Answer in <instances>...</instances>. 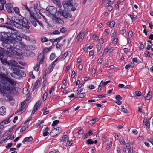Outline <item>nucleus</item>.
Masks as SVG:
<instances>
[{
  "label": "nucleus",
  "instance_id": "obj_1",
  "mask_svg": "<svg viewBox=\"0 0 153 153\" xmlns=\"http://www.w3.org/2000/svg\"><path fill=\"white\" fill-rule=\"evenodd\" d=\"M15 81L14 79L7 76L6 74H0V86H3L4 90L2 92L3 96H5V99L8 100H10L12 99V97H10L7 96V94H5V91H10L12 89L11 85L13 86L15 84Z\"/></svg>",
  "mask_w": 153,
  "mask_h": 153
},
{
  "label": "nucleus",
  "instance_id": "obj_2",
  "mask_svg": "<svg viewBox=\"0 0 153 153\" xmlns=\"http://www.w3.org/2000/svg\"><path fill=\"white\" fill-rule=\"evenodd\" d=\"M14 16H7V22L5 24L14 25L15 27L18 28L23 29L25 28L29 29L30 27L28 25V22L27 20L23 18L19 19H15Z\"/></svg>",
  "mask_w": 153,
  "mask_h": 153
},
{
  "label": "nucleus",
  "instance_id": "obj_3",
  "mask_svg": "<svg viewBox=\"0 0 153 153\" xmlns=\"http://www.w3.org/2000/svg\"><path fill=\"white\" fill-rule=\"evenodd\" d=\"M0 40L3 41L2 43L3 46L6 48H10L11 45L10 44V42L9 40L8 33L5 32L0 33Z\"/></svg>",
  "mask_w": 153,
  "mask_h": 153
},
{
  "label": "nucleus",
  "instance_id": "obj_4",
  "mask_svg": "<svg viewBox=\"0 0 153 153\" xmlns=\"http://www.w3.org/2000/svg\"><path fill=\"white\" fill-rule=\"evenodd\" d=\"M8 35L9 40L10 41V43H11V45H13L15 42H17L16 41L15 39H17L18 40H20L22 39L20 36H19L18 33L16 30H13L11 33H8Z\"/></svg>",
  "mask_w": 153,
  "mask_h": 153
},
{
  "label": "nucleus",
  "instance_id": "obj_5",
  "mask_svg": "<svg viewBox=\"0 0 153 153\" xmlns=\"http://www.w3.org/2000/svg\"><path fill=\"white\" fill-rule=\"evenodd\" d=\"M8 51H5L4 48H0V60L1 62L4 64H7L9 62L7 60V58L4 55H7Z\"/></svg>",
  "mask_w": 153,
  "mask_h": 153
},
{
  "label": "nucleus",
  "instance_id": "obj_6",
  "mask_svg": "<svg viewBox=\"0 0 153 153\" xmlns=\"http://www.w3.org/2000/svg\"><path fill=\"white\" fill-rule=\"evenodd\" d=\"M7 50L5 51H8L7 53V55L10 56V55H16L21 57L22 54L21 53H18L16 51H18L19 49V48H7Z\"/></svg>",
  "mask_w": 153,
  "mask_h": 153
},
{
  "label": "nucleus",
  "instance_id": "obj_7",
  "mask_svg": "<svg viewBox=\"0 0 153 153\" xmlns=\"http://www.w3.org/2000/svg\"><path fill=\"white\" fill-rule=\"evenodd\" d=\"M12 69L14 74L20 77H25L26 76V74L23 71L18 68L14 67H12Z\"/></svg>",
  "mask_w": 153,
  "mask_h": 153
},
{
  "label": "nucleus",
  "instance_id": "obj_8",
  "mask_svg": "<svg viewBox=\"0 0 153 153\" xmlns=\"http://www.w3.org/2000/svg\"><path fill=\"white\" fill-rule=\"evenodd\" d=\"M56 13V10L53 7L49 6L47 7L46 9L45 13L48 16L54 15Z\"/></svg>",
  "mask_w": 153,
  "mask_h": 153
},
{
  "label": "nucleus",
  "instance_id": "obj_9",
  "mask_svg": "<svg viewBox=\"0 0 153 153\" xmlns=\"http://www.w3.org/2000/svg\"><path fill=\"white\" fill-rule=\"evenodd\" d=\"M62 131L61 128L57 127L53 129L50 132V135L51 137H54L61 133Z\"/></svg>",
  "mask_w": 153,
  "mask_h": 153
},
{
  "label": "nucleus",
  "instance_id": "obj_10",
  "mask_svg": "<svg viewBox=\"0 0 153 153\" xmlns=\"http://www.w3.org/2000/svg\"><path fill=\"white\" fill-rule=\"evenodd\" d=\"M8 65L9 66H11V69L12 67L16 68V67H18L19 68L22 69V68L20 66V65H19L18 63L14 60H10L8 63Z\"/></svg>",
  "mask_w": 153,
  "mask_h": 153
},
{
  "label": "nucleus",
  "instance_id": "obj_11",
  "mask_svg": "<svg viewBox=\"0 0 153 153\" xmlns=\"http://www.w3.org/2000/svg\"><path fill=\"white\" fill-rule=\"evenodd\" d=\"M18 45L19 47H21L22 48H25L26 46V45L23 42H15L14 44H13V45H11L10 48H16Z\"/></svg>",
  "mask_w": 153,
  "mask_h": 153
},
{
  "label": "nucleus",
  "instance_id": "obj_12",
  "mask_svg": "<svg viewBox=\"0 0 153 153\" xmlns=\"http://www.w3.org/2000/svg\"><path fill=\"white\" fill-rule=\"evenodd\" d=\"M85 36V34L80 32L77 36L75 40L76 42H82Z\"/></svg>",
  "mask_w": 153,
  "mask_h": 153
},
{
  "label": "nucleus",
  "instance_id": "obj_13",
  "mask_svg": "<svg viewBox=\"0 0 153 153\" xmlns=\"http://www.w3.org/2000/svg\"><path fill=\"white\" fill-rule=\"evenodd\" d=\"M30 20L32 25L35 27H36L37 25V22L38 20L34 17L31 13H30Z\"/></svg>",
  "mask_w": 153,
  "mask_h": 153
},
{
  "label": "nucleus",
  "instance_id": "obj_14",
  "mask_svg": "<svg viewBox=\"0 0 153 153\" xmlns=\"http://www.w3.org/2000/svg\"><path fill=\"white\" fill-rule=\"evenodd\" d=\"M11 116H10L8 118L5 120L0 123V130H2L4 128V126L3 124H6L8 123L10 121L9 119L10 118Z\"/></svg>",
  "mask_w": 153,
  "mask_h": 153
},
{
  "label": "nucleus",
  "instance_id": "obj_15",
  "mask_svg": "<svg viewBox=\"0 0 153 153\" xmlns=\"http://www.w3.org/2000/svg\"><path fill=\"white\" fill-rule=\"evenodd\" d=\"M52 19L54 22L56 23H58L62 24L64 23V21L62 19L55 16H54Z\"/></svg>",
  "mask_w": 153,
  "mask_h": 153
},
{
  "label": "nucleus",
  "instance_id": "obj_16",
  "mask_svg": "<svg viewBox=\"0 0 153 153\" xmlns=\"http://www.w3.org/2000/svg\"><path fill=\"white\" fill-rule=\"evenodd\" d=\"M5 7L6 10L9 13L12 12V10H13V5L10 3H7L6 4Z\"/></svg>",
  "mask_w": 153,
  "mask_h": 153
},
{
  "label": "nucleus",
  "instance_id": "obj_17",
  "mask_svg": "<svg viewBox=\"0 0 153 153\" xmlns=\"http://www.w3.org/2000/svg\"><path fill=\"white\" fill-rule=\"evenodd\" d=\"M44 56L43 53H41L39 55L37 58V60L39 62V63L42 64L44 60Z\"/></svg>",
  "mask_w": 153,
  "mask_h": 153
},
{
  "label": "nucleus",
  "instance_id": "obj_18",
  "mask_svg": "<svg viewBox=\"0 0 153 153\" xmlns=\"http://www.w3.org/2000/svg\"><path fill=\"white\" fill-rule=\"evenodd\" d=\"M61 39V38L59 37L56 39H54V42L53 43V45H56V48H59V47H62V45H60L59 44H58V42L60 41Z\"/></svg>",
  "mask_w": 153,
  "mask_h": 153
},
{
  "label": "nucleus",
  "instance_id": "obj_19",
  "mask_svg": "<svg viewBox=\"0 0 153 153\" xmlns=\"http://www.w3.org/2000/svg\"><path fill=\"white\" fill-rule=\"evenodd\" d=\"M71 55V52L70 51H68L67 52H65L62 55L61 59V60L62 61L64 60L67 56H70Z\"/></svg>",
  "mask_w": 153,
  "mask_h": 153
},
{
  "label": "nucleus",
  "instance_id": "obj_20",
  "mask_svg": "<svg viewBox=\"0 0 153 153\" xmlns=\"http://www.w3.org/2000/svg\"><path fill=\"white\" fill-rule=\"evenodd\" d=\"M6 2L5 0H0V10L4 9V5Z\"/></svg>",
  "mask_w": 153,
  "mask_h": 153
},
{
  "label": "nucleus",
  "instance_id": "obj_21",
  "mask_svg": "<svg viewBox=\"0 0 153 153\" xmlns=\"http://www.w3.org/2000/svg\"><path fill=\"white\" fill-rule=\"evenodd\" d=\"M6 111V108L4 106H2L0 108V115H3L5 114Z\"/></svg>",
  "mask_w": 153,
  "mask_h": 153
},
{
  "label": "nucleus",
  "instance_id": "obj_22",
  "mask_svg": "<svg viewBox=\"0 0 153 153\" xmlns=\"http://www.w3.org/2000/svg\"><path fill=\"white\" fill-rule=\"evenodd\" d=\"M152 92L151 91H149L148 93L146 94L144 97L146 100H149L151 97Z\"/></svg>",
  "mask_w": 153,
  "mask_h": 153
},
{
  "label": "nucleus",
  "instance_id": "obj_23",
  "mask_svg": "<svg viewBox=\"0 0 153 153\" xmlns=\"http://www.w3.org/2000/svg\"><path fill=\"white\" fill-rule=\"evenodd\" d=\"M143 124L149 129L150 127V123L148 121L147 119H144L143 121Z\"/></svg>",
  "mask_w": 153,
  "mask_h": 153
},
{
  "label": "nucleus",
  "instance_id": "obj_24",
  "mask_svg": "<svg viewBox=\"0 0 153 153\" xmlns=\"http://www.w3.org/2000/svg\"><path fill=\"white\" fill-rule=\"evenodd\" d=\"M49 130L50 128L48 127H47L46 128H45L43 130V135L44 136H46L49 134V133L48 132V131Z\"/></svg>",
  "mask_w": 153,
  "mask_h": 153
},
{
  "label": "nucleus",
  "instance_id": "obj_25",
  "mask_svg": "<svg viewBox=\"0 0 153 153\" xmlns=\"http://www.w3.org/2000/svg\"><path fill=\"white\" fill-rule=\"evenodd\" d=\"M62 16L66 18H70L71 17V15L70 13L66 12V11L64 12Z\"/></svg>",
  "mask_w": 153,
  "mask_h": 153
},
{
  "label": "nucleus",
  "instance_id": "obj_26",
  "mask_svg": "<svg viewBox=\"0 0 153 153\" xmlns=\"http://www.w3.org/2000/svg\"><path fill=\"white\" fill-rule=\"evenodd\" d=\"M107 25L111 27L112 28L113 27L115 24V22L114 21H113L111 22H107Z\"/></svg>",
  "mask_w": 153,
  "mask_h": 153
},
{
  "label": "nucleus",
  "instance_id": "obj_27",
  "mask_svg": "<svg viewBox=\"0 0 153 153\" xmlns=\"http://www.w3.org/2000/svg\"><path fill=\"white\" fill-rule=\"evenodd\" d=\"M55 64L54 63V62H53L51 64L49 68L48 69V71L50 72H51V71L53 70L54 67L55 66Z\"/></svg>",
  "mask_w": 153,
  "mask_h": 153
},
{
  "label": "nucleus",
  "instance_id": "obj_28",
  "mask_svg": "<svg viewBox=\"0 0 153 153\" xmlns=\"http://www.w3.org/2000/svg\"><path fill=\"white\" fill-rule=\"evenodd\" d=\"M25 101H24V102H22L21 103V107L19 109V111H22L23 110L24 108L25 107Z\"/></svg>",
  "mask_w": 153,
  "mask_h": 153
},
{
  "label": "nucleus",
  "instance_id": "obj_29",
  "mask_svg": "<svg viewBox=\"0 0 153 153\" xmlns=\"http://www.w3.org/2000/svg\"><path fill=\"white\" fill-rule=\"evenodd\" d=\"M68 135H64L62 136L60 140L61 141H64L68 140Z\"/></svg>",
  "mask_w": 153,
  "mask_h": 153
},
{
  "label": "nucleus",
  "instance_id": "obj_30",
  "mask_svg": "<svg viewBox=\"0 0 153 153\" xmlns=\"http://www.w3.org/2000/svg\"><path fill=\"white\" fill-rule=\"evenodd\" d=\"M85 96V93H82L77 94L76 97L77 98H82L84 97Z\"/></svg>",
  "mask_w": 153,
  "mask_h": 153
},
{
  "label": "nucleus",
  "instance_id": "obj_31",
  "mask_svg": "<svg viewBox=\"0 0 153 153\" xmlns=\"http://www.w3.org/2000/svg\"><path fill=\"white\" fill-rule=\"evenodd\" d=\"M99 42L100 45H97V48H99V47L101 48V45H102L103 43L104 39H100L99 40Z\"/></svg>",
  "mask_w": 153,
  "mask_h": 153
},
{
  "label": "nucleus",
  "instance_id": "obj_32",
  "mask_svg": "<svg viewBox=\"0 0 153 153\" xmlns=\"http://www.w3.org/2000/svg\"><path fill=\"white\" fill-rule=\"evenodd\" d=\"M40 64H41V63L39 62L36 63V65L34 67V69L35 71H38L39 70Z\"/></svg>",
  "mask_w": 153,
  "mask_h": 153
},
{
  "label": "nucleus",
  "instance_id": "obj_33",
  "mask_svg": "<svg viewBox=\"0 0 153 153\" xmlns=\"http://www.w3.org/2000/svg\"><path fill=\"white\" fill-rule=\"evenodd\" d=\"M99 120L98 118H97L93 119L89 121L90 123L91 124H93L96 123V122Z\"/></svg>",
  "mask_w": 153,
  "mask_h": 153
},
{
  "label": "nucleus",
  "instance_id": "obj_34",
  "mask_svg": "<svg viewBox=\"0 0 153 153\" xmlns=\"http://www.w3.org/2000/svg\"><path fill=\"white\" fill-rule=\"evenodd\" d=\"M142 93L140 91H136L134 94V96L136 97H137L139 96H140L141 95Z\"/></svg>",
  "mask_w": 153,
  "mask_h": 153
},
{
  "label": "nucleus",
  "instance_id": "obj_35",
  "mask_svg": "<svg viewBox=\"0 0 153 153\" xmlns=\"http://www.w3.org/2000/svg\"><path fill=\"white\" fill-rule=\"evenodd\" d=\"M85 143L87 144L90 145L91 144H93V141L91 139H89L86 140L85 142Z\"/></svg>",
  "mask_w": 153,
  "mask_h": 153
},
{
  "label": "nucleus",
  "instance_id": "obj_36",
  "mask_svg": "<svg viewBox=\"0 0 153 153\" xmlns=\"http://www.w3.org/2000/svg\"><path fill=\"white\" fill-rule=\"evenodd\" d=\"M33 140L31 137H26L24 139V141L26 142H30L32 141Z\"/></svg>",
  "mask_w": 153,
  "mask_h": 153
},
{
  "label": "nucleus",
  "instance_id": "obj_37",
  "mask_svg": "<svg viewBox=\"0 0 153 153\" xmlns=\"http://www.w3.org/2000/svg\"><path fill=\"white\" fill-rule=\"evenodd\" d=\"M114 2V0H106V4L105 6L108 5L109 4H111Z\"/></svg>",
  "mask_w": 153,
  "mask_h": 153
},
{
  "label": "nucleus",
  "instance_id": "obj_38",
  "mask_svg": "<svg viewBox=\"0 0 153 153\" xmlns=\"http://www.w3.org/2000/svg\"><path fill=\"white\" fill-rule=\"evenodd\" d=\"M129 15L131 19L132 22H133L135 19H137V17L136 16L133 15Z\"/></svg>",
  "mask_w": 153,
  "mask_h": 153
},
{
  "label": "nucleus",
  "instance_id": "obj_39",
  "mask_svg": "<svg viewBox=\"0 0 153 153\" xmlns=\"http://www.w3.org/2000/svg\"><path fill=\"white\" fill-rule=\"evenodd\" d=\"M13 9L16 13L19 15H20L19 9L18 7H15Z\"/></svg>",
  "mask_w": 153,
  "mask_h": 153
},
{
  "label": "nucleus",
  "instance_id": "obj_40",
  "mask_svg": "<svg viewBox=\"0 0 153 153\" xmlns=\"http://www.w3.org/2000/svg\"><path fill=\"white\" fill-rule=\"evenodd\" d=\"M22 8H24L26 9L27 11H28L29 13L30 14V13H32V12H31L30 10L28 8L27 5L26 4H22Z\"/></svg>",
  "mask_w": 153,
  "mask_h": 153
},
{
  "label": "nucleus",
  "instance_id": "obj_41",
  "mask_svg": "<svg viewBox=\"0 0 153 153\" xmlns=\"http://www.w3.org/2000/svg\"><path fill=\"white\" fill-rule=\"evenodd\" d=\"M40 40L42 42H46L48 41V39L45 37H41L40 38Z\"/></svg>",
  "mask_w": 153,
  "mask_h": 153
},
{
  "label": "nucleus",
  "instance_id": "obj_42",
  "mask_svg": "<svg viewBox=\"0 0 153 153\" xmlns=\"http://www.w3.org/2000/svg\"><path fill=\"white\" fill-rule=\"evenodd\" d=\"M73 140H70V141H67L66 146H71L73 143Z\"/></svg>",
  "mask_w": 153,
  "mask_h": 153
},
{
  "label": "nucleus",
  "instance_id": "obj_43",
  "mask_svg": "<svg viewBox=\"0 0 153 153\" xmlns=\"http://www.w3.org/2000/svg\"><path fill=\"white\" fill-rule=\"evenodd\" d=\"M51 48H45V49H43L42 52L41 53H43V54L44 55L45 53H46L48 52Z\"/></svg>",
  "mask_w": 153,
  "mask_h": 153
},
{
  "label": "nucleus",
  "instance_id": "obj_44",
  "mask_svg": "<svg viewBox=\"0 0 153 153\" xmlns=\"http://www.w3.org/2000/svg\"><path fill=\"white\" fill-rule=\"evenodd\" d=\"M40 104L39 102H37L35 105L34 108H37V109L40 107Z\"/></svg>",
  "mask_w": 153,
  "mask_h": 153
},
{
  "label": "nucleus",
  "instance_id": "obj_45",
  "mask_svg": "<svg viewBox=\"0 0 153 153\" xmlns=\"http://www.w3.org/2000/svg\"><path fill=\"white\" fill-rule=\"evenodd\" d=\"M93 39L94 40H97L99 39V37L97 36L96 34H93L92 37Z\"/></svg>",
  "mask_w": 153,
  "mask_h": 153
},
{
  "label": "nucleus",
  "instance_id": "obj_46",
  "mask_svg": "<svg viewBox=\"0 0 153 153\" xmlns=\"http://www.w3.org/2000/svg\"><path fill=\"white\" fill-rule=\"evenodd\" d=\"M145 54L146 55V57L148 56L149 57H150L151 55H152V54L150 53L149 51H146L144 52Z\"/></svg>",
  "mask_w": 153,
  "mask_h": 153
},
{
  "label": "nucleus",
  "instance_id": "obj_47",
  "mask_svg": "<svg viewBox=\"0 0 153 153\" xmlns=\"http://www.w3.org/2000/svg\"><path fill=\"white\" fill-rule=\"evenodd\" d=\"M112 146V143L111 141L108 144L107 146L106 147V149L108 150L110 149V148Z\"/></svg>",
  "mask_w": 153,
  "mask_h": 153
},
{
  "label": "nucleus",
  "instance_id": "obj_48",
  "mask_svg": "<svg viewBox=\"0 0 153 153\" xmlns=\"http://www.w3.org/2000/svg\"><path fill=\"white\" fill-rule=\"evenodd\" d=\"M117 34V32L114 30L113 33H112L111 36V39H114L115 38V36H116Z\"/></svg>",
  "mask_w": 153,
  "mask_h": 153
},
{
  "label": "nucleus",
  "instance_id": "obj_49",
  "mask_svg": "<svg viewBox=\"0 0 153 153\" xmlns=\"http://www.w3.org/2000/svg\"><path fill=\"white\" fill-rule=\"evenodd\" d=\"M59 31H60V32L63 33L66 31V29L65 28L62 27L60 29Z\"/></svg>",
  "mask_w": 153,
  "mask_h": 153
},
{
  "label": "nucleus",
  "instance_id": "obj_50",
  "mask_svg": "<svg viewBox=\"0 0 153 153\" xmlns=\"http://www.w3.org/2000/svg\"><path fill=\"white\" fill-rule=\"evenodd\" d=\"M107 6V9L109 11H111L113 9V7L111 5H108L107 6Z\"/></svg>",
  "mask_w": 153,
  "mask_h": 153
},
{
  "label": "nucleus",
  "instance_id": "obj_51",
  "mask_svg": "<svg viewBox=\"0 0 153 153\" xmlns=\"http://www.w3.org/2000/svg\"><path fill=\"white\" fill-rule=\"evenodd\" d=\"M55 58V55L54 54L52 53L50 56V59L51 60H53Z\"/></svg>",
  "mask_w": 153,
  "mask_h": 153
},
{
  "label": "nucleus",
  "instance_id": "obj_52",
  "mask_svg": "<svg viewBox=\"0 0 153 153\" xmlns=\"http://www.w3.org/2000/svg\"><path fill=\"white\" fill-rule=\"evenodd\" d=\"M64 12H65V11H64L63 10H62L61 9H59V10L58 13L59 14H61L62 16L64 13Z\"/></svg>",
  "mask_w": 153,
  "mask_h": 153
},
{
  "label": "nucleus",
  "instance_id": "obj_53",
  "mask_svg": "<svg viewBox=\"0 0 153 153\" xmlns=\"http://www.w3.org/2000/svg\"><path fill=\"white\" fill-rule=\"evenodd\" d=\"M47 95L48 93L47 92H45L43 94V95L42 97V98L43 100H44V101H45L46 100L47 97Z\"/></svg>",
  "mask_w": 153,
  "mask_h": 153
},
{
  "label": "nucleus",
  "instance_id": "obj_54",
  "mask_svg": "<svg viewBox=\"0 0 153 153\" xmlns=\"http://www.w3.org/2000/svg\"><path fill=\"white\" fill-rule=\"evenodd\" d=\"M132 61L133 62H135L136 63L139 62V60L137 59V58H133Z\"/></svg>",
  "mask_w": 153,
  "mask_h": 153
},
{
  "label": "nucleus",
  "instance_id": "obj_55",
  "mask_svg": "<svg viewBox=\"0 0 153 153\" xmlns=\"http://www.w3.org/2000/svg\"><path fill=\"white\" fill-rule=\"evenodd\" d=\"M59 122V121L58 120H56L53 121L52 124V126H54L56 125Z\"/></svg>",
  "mask_w": 153,
  "mask_h": 153
},
{
  "label": "nucleus",
  "instance_id": "obj_56",
  "mask_svg": "<svg viewBox=\"0 0 153 153\" xmlns=\"http://www.w3.org/2000/svg\"><path fill=\"white\" fill-rule=\"evenodd\" d=\"M116 99L117 100H121L122 99V97L119 95H116Z\"/></svg>",
  "mask_w": 153,
  "mask_h": 153
},
{
  "label": "nucleus",
  "instance_id": "obj_57",
  "mask_svg": "<svg viewBox=\"0 0 153 153\" xmlns=\"http://www.w3.org/2000/svg\"><path fill=\"white\" fill-rule=\"evenodd\" d=\"M60 33V32L57 30H55L52 33V34L54 35H59V34Z\"/></svg>",
  "mask_w": 153,
  "mask_h": 153
},
{
  "label": "nucleus",
  "instance_id": "obj_58",
  "mask_svg": "<svg viewBox=\"0 0 153 153\" xmlns=\"http://www.w3.org/2000/svg\"><path fill=\"white\" fill-rule=\"evenodd\" d=\"M138 111L140 113H142L143 114H145L144 111L142 110V108L140 107H138Z\"/></svg>",
  "mask_w": 153,
  "mask_h": 153
},
{
  "label": "nucleus",
  "instance_id": "obj_59",
  "mask_svg": "<svg viewBox=\"0 0 153 153\" xmlns=\"http://www.w3.org/2000/svg\"><path fill=\"white\" fill-rule=\"evenodd\" d=\"M119 142L121 144H125V141L123 139H122V140H119Z\"/></svg>",
  "mask_w": 153,
  "mask_h": 153
},
{
  "label": "nucleus",
  "instance_id": "obj_60",
  "mask_svg": "<svg viewBox=\"0 0 153 153\" xmlns=\"http://www.w3.org/2000/svg\"><path fill=\"white\" fill-rule=\"evenodd\" d=\"M66 1L67 3V5L68 6H71L72 5V3L71 2V0H68Z\"/></svg>",
  "mask_w": 153,
  "mask_h": 153
},
{
  "label": "nucleus",
  "instance_id": "obj_61",
  "mask_svg": "<svg viewBox=\"0 0 153 153\" xmlns=\"http://www.w3.org/2000/svg\"><path fill=\"white\" fill-rule=\"evenodd\" d=\"M133 32L132 31H130L128 33V36L129 38H131L132 36Z\"/></svg>",
  "mask_w": 153,
  "mask_h": 153
},
{
  "label": "nucleus",
  "instance_id": "obj_62",
  "mask_svg": "<svg viewBox=\"0 0 153 153\" xmlns=\"http://www.w3.org/2000/svg\"><path fill=\"white\" fill-rule=\"evenodd\" d=\"M84 132V131L83 129H80L78 133L79 134H82Z\"/></svg>",
  "mask_w": 153,
  "mask_h": 153
},
{
  "label": "nucleus",
  "instance_id": "obj_63",
  "mask_svg": "<svg viewBox=\"0 0 153 153\" xmlns=\"http://www.w3.org/2000/svg\"><path fill=\"white\" fill-rule=\"evenodd\" d=\"M113 39L112 41V42L114 44H116L118 42V39L117 38H114L112 39Z\"/></svg>",
  "mask_w": 153,
  "mask_h": 153
},
{
  "label": "nucleus",
  "instance_id": "obj_64",
  "mask_svg": "<svg viewBox=\"0 0 153 153\" xmlns=\"http://www.w3.org/2000/svg\"><path fill=\"white\" fill-rule=\"evenodd\" d=\"M13 144L11 143H8L7 146H6V148L7 149H9L10 148L12 145Z\"/></svg>",
  "mask_w": 153,
  "mask_h": 153
}]
</instances>
